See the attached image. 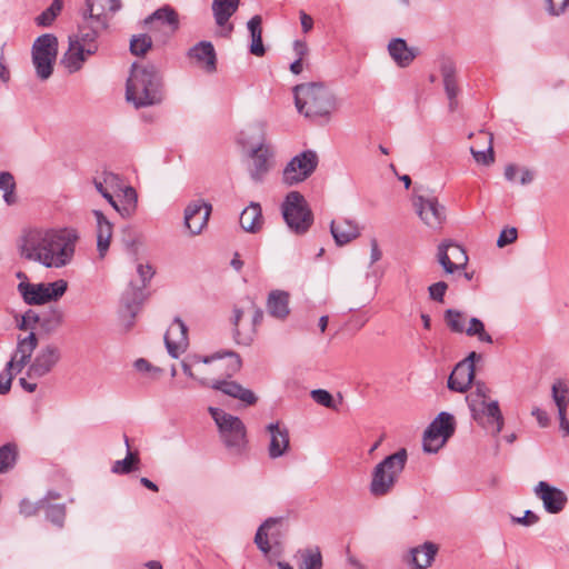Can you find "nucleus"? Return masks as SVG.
I'll use <instances>...</instances> for the list:
<instances>
[{
    "label": "nucleus",
    "mask_w": 569,
    "mask_h": 569,
    "mask_svg": "<svg viewBox=\"0 0 569 569\" xmlns=\"http://www.w3.org/2000/svg\"><path fill=\"white\" fill-rule=\"evenodd\" d=\"M438 552V546L427 541L410 550V565L412 569H426L430 567Z\"/></svg>",
    "instance_id": "34"
},
{
    "label": "nucleus",
    "mask_w": 569,
    "mask_h": 569,
    "mask_svg": "<svg viewBox=\"0 0 569 569\" xmlns=\"http://www.w3.org/2000/svg\"><path fill=\"white\" fill-rule=\"evenodd\" d=\"M188 57L206 72L212 73L217 70V56L214 48L209 41H200L188 51Z\"/></svg>",
    "instance_id": "29"
},
{
    "label": "nucleus",
    "mask_w": 569,
    "mask_h": 569,
    "mask_svg": "<svg viewBox=\"0 0 569 569\" xmlns=\"http://www.w3.org/2000/svg\"><path fill=\"white\" fill-rule=\"evenodd\" d=\"M18 448L14 443H6L0 447V473L12 469L17 462Z\"/></svg>",
    "instance_id": "46"
},
{
    "label": "nucleus",
    "mask_w": 569,
    "mask_h": 569,
    "mask_svg": "<svg viewBox=\"0 0 569 569\" xmlns=\"http://www.w3.org/2000/svg\"><path fill=\"white\" fill-rule=\"evenodd\" d=\"M42 508H44V500H41L38 505H34L29 500H22L20 502V513L26 517L34 515L39 509Z\"/></svg>",
    "instance_id": "57"
},
{
    "label": "nucleus",
    "mask_w": 569,
    "mask_h": 569,
    "mask_svg": "<svg viewBox=\"0 0 569 569\" xmlns=\"http://www.w3.org/2000/svg\"><path fill=\"white\" fill-rule=\"evenodd\" d=\"M293 93L298 111L307 118L329 117L337 109L335 93L321 82L298 84Z\"/></svg>",
    "instance_id": "4"
},
{
    "label": "nucleus",
    "mask_w": 569,
    "mask_h": 569,
    "mask_svg": "<svg viewBox=\"0 0 569 569\" xmlns=\"http://www.w3.org/2000/svg\"><path fill=\"white\" fill-rule=\"evenodd\" d=\"M241 228L251 233L258 232L263 224L261 206L258 202H250L240 214Z\"/></svg>",
    "instance_id": "39"
},
{
    "label": "nucleus",
    "mask_w": 569,
    "mask_h": 569,
    "mask_svg": "<svg viewBox=\"0 0 569 569\" xmlns=\"http://www.w3.org/2000/svg\"><path fill=\"white\" fill-rule=\"evenodd\" d=\"M270 440L268 455L271 459L283 457L290 449V436L286 426L280 422H271L266 427Z\"/></svg>",
    "instance_id": "22"
},
{
    "label": "nucleus",
    "mask_w": 569,
    "mask_h": 569,
    "mask_svg": "<svg viewBox=\"0 0 569 569\" xmlns=\"http://www.w3.org/2000/svg\"><path fill=\"white\" fill-rule=\"evenodd\" d=\"M14 373V369H8L7 363L4 370L0 373V395H6L10 391Z\"/></svg>",
    "instance_id": "55"
},
{
    "label": "nucleus",
    "mask_w": 569,
    "mask_h": 569,
    "mask_svg": "<svg viewBox=\"0 0 569 569\" xmlns=\"http://www.w3.org/2000/svg\"><path fill=\"white\" fill-rule=\"evenodd\" d=\"M455 432L452 415L440 412L423 433V450L436 453Z\"/></svg>",
    "instance_id": "15"
},
{
    "label": "nucleus",
    "mask_w": 569,
    "mask_h": 569,
    "mask_svg": "<svg viewBox=\"0 0 569 569\" xmlns=\"http://www.w3.org/2000/svg\"><path fill=\"white\" fill-rule=\"evenodd\" d=\"M62 9L61 0H53L49 8L36 18V23L40 27H49Z\"/></svg>",
    "instance_id": "47"
},
{
    "label": "nucleus",
    "mask_w": 569,
    "mask_h": 569,
    "mask_svg": "<svg viewBox=\"0 0 569 569\" xmlns=\"http://www.w3.org/2000/svg\"><path fill=\"white\" fill-rule=\"evenodd\" d=\"M240 0H213L212 1V12L216 20V23L226 29V36H229L233 26L228 23L229 19L233 16V13L238 10Z\"/></svg>",
    "instance_id": "31"
},
{
    "label": "nucleus",
    "mask_w": 569,
    "mask_h": 569,
    "mask_svg": "<svg viewBox=\"0 0 569 569\" xmlns=\"http://www.w3.org/2000/svg\"><path fill=\"white\" fill-rule=\"evenodd\" d=\"M437 260L446 273H455L465 270L468 256L463 247L452 241H443L438 246Z\"/></svg>",
    "instance_id": "18"
},
{
    "label": "nucleus",
    "mask_w": 569,
    "mask_h": 569,
    "mask_svg": "<svg viewBox=\"0 0 569 569\" xmlns=\"http://www.w3.org/2000/svg\"><path fill=\"white\" fill-rule=\"evenodd\" d=\"M283 538L281 518H268L258 528L254 543L263 556L271 562L283 553Z\"/></svg>",
    "instance_id": "10"
},
{
    "label": "nucleus",
    "mask_w": 569,
    "mask_h": 569,
    "mask_svg": "<svg viewBox=\"0 0 569 569\" xmlns=\"http://www.w3.org/2000/svg\"><path fill=\"white\" fill-rule=\"evenodd\" d=\"M47 519L52 523L61 527L66 518V507L62 503L49 505L44 501V508Z\"/></svg>",
    "instance_id": "48"
},
{
    "label": "nucleus",
    "mask_w": 569,
    "mask_h": 569,
    "mask_svg": "<svg viewBox=\"0 0 569 569\" xmlns=\"http://www.w3.org/2000/svg\"><path fill=\"white\" fill-rule=\"evenodd\" d=\"M445 320L449 329L457 333L466 332L469 337H477L480 342L492 343V338L485 330L483 322L478 318H471L469 326L466 327L467 318L465 313L448 309L445 312Z\"/></svg>",
    "instance_id": "16"
},
{
    "label": "nucleus",
    "mask_w": 569,
    "mask_h": 569,
    "mask_svg": "<svg viewBox=\"0 0 569 569\" xmlns=\"http://www.w3.org/2000/svg\"><path fill=\"white\" fill-rule=\"evenodd\" d=\"M4 192H3V200L4 202L8 204V206H11V204H14L17 202V196H16V181H14V178L12 177V181H11V186H4V188L2 189Z\"/></svg>",
    "instance_id": "61"
},
{
    "label": "nucleus",
    "mask_w": 569,
    "mask_h": 569,
    "mask_svg": "<svg viewBox=\"0 0 569 569\" xmlns=\"http://www.w3.org/2000/svg\"><path fill=\"white\" fill-rule=\"evenodd\" d=\"M134 368L143 373L150 375L152 378H158L162 373V369L152 366L148 360L140 358L134 361Z\"/></svg>",
    "instance_id": "53"
},
{
    "label": "nucleus",
    "mask_w": 569,
    "mask_h": 569,
    "mask_svg": "<svg viewBox=\"0 0 569 569\" xmlns=\"http://www.w3.org/2000/svg\"><path fill=\"white\" fill-rule=\"evenodd\" d=\"M126 99L137 109L159 104L162 101V77L156 66L132 64L127 79Z\"/></svg>",
    "instance_id": "3"
},
{
    "label": "nucleus",
    "mask_w": 569,
    "mask_h": 569,
    "mask_svg": "<svg viewBox=\"0 0 569 569\" xmlns=\"http://www.w3.org/2000/svg\"><path fill=\"white\" fill-rule=\"evenodd\" d=\"M290 296L283 290H272L267 298V312L272 318L283 321L290 313Z\"/></svg>",
    "instance_id": "32"
},
{
    "label": "nucleus",
    "mask_w": 569,
    "mask_h": 569,
    "mask_svg": "<svg viewBox=\"0 0 569 569\" xmlns=\"http://www.w3.org/2000/svg\"><path fill=\"white\" fill-rule=\"evenodd\" d=\"M318 162V154L313 150L295 156L282 171L283 183L291 187L307 180L317 169Z\"/></svg>",
    "instance_id": "14"
},
{
    "label": "nucleus",
    "mask_w": 569,
    "mask_h": 569,
    "mask_svg": "<svg viewBox=\"0 0 569 569\" xmlns=\"http://www.w3.org/2000/svg\"><path fill=\"white\" fill-rule=\"evenodd\" d=\"M199 383L203 387H210L232 398L239 399L248 406H252L257 402L256 395L250 389L243 388L236 381L214 380L210 383L207 379H199Z\"/></svg>",
    "instance_id": "25"
},
{
    "label": "nucleus",
    "mask_w": 569,
    "mask_h": 569,
    "mask_svg": "<svg viewBox=\"0 0 569 569\" xmlns=\"http://www.w3.org/2000/svg\"><path fill=\"white\" fill-rule=\"evenodd\" d=\"M64 320L63 311L59 308H52L46 316L40 317L39 326L47 332L56 331Z\"/></svg>",
    "instance_id": "45"
},
{
    "label": "nucleus",
    "mask_w": 569,
    "mask_h": 569,
    "mask_svg": "<svg viewBox=\"0 0 569 569\" xmlns=\"http://www.w3.org/2000/svg\"><path fill=\"white\" fill-rule=\"evenodd\" d=\"M31 53L37 77L40 80L49 79L58 56L57 37L52 33L41 34L34 40Z\"/></svg>",
    "instance_id": "11"
},
{
    "label": "nucleus",
    "mask_w": 569,
    "mask_h": 569,
    "mask_svg": "<svg viewBox=\"0 0 569 569\" xmlns=\"http://www.w3.org/2000/svg\"><path fill=\"white\" fill-rule=\"evenodd\" d=\"M96 190L110 202L113 196L122 189V179L113 172H103L101 177L93 179Z\"/></svg>",
    "instance_id": "36"
},
{
    "label": "nucleus",
    "mask_w": 569,
    "mask_h": 569,
    "mask_svg": "<svg viewBox=\"0 0 569 569\" xmlns=\"http://www.w3.org/2000/svg\"><path fill=\"white\" fill-rule=\"evenodd\" d=\"M547 10L552 16H558L565 11L569 4V0H546Z\"/></svg>",
    "instance_id": "59"
},
{
    "label": "nucleus",
    "mask_w": 569,
    "mask_h": 569,
    "mask_svg": "<svg viewBox=\"0 0 569 569\" xmlns=\"http://www.w3.org/2000/svg\"><path fill=\"white\" fill-rule=\"evenodd\" d=\"M152 46L151 38L147 34L134 36L130 41V51L134 56H143Z\"/></svg>",
    "instance_id": "49"
},
{
    "label": "nucleus",
    "mask_w": 569,
    "mask_h": 569,
    "mask_svg": "<svg viewBox=\"0 0 569 569\" xmlns=\"http://www.w3.org/2000/svg\"><path fill=\"white\" fill-rule=\"evenodd\" d=\"M79 238L73 228L34 226L22 230L18 250L24 260L48 269H61L72 262Z\"/></svg>",
    "instance_id": "1"
},
{
    "label": "nucleus",
    "mask_w": 569,
    "mask_h": 569,
    "mask_svg": "<svg viewBox=\"0 0 569 569\" xmlns=\"http://www.w3.org/2000/svg\"><path fill=\"white\" fill-rule=\"evenodd\" d=\"M531 415L537 419L538 425L542 428L547 427L549 425V417L546 411L541 410L540 408L536 407L532 409Z\"/></svg>",
    "instance_id": "64"
},
{
    "label": "nucleus",
    "mask_w": 569,
    "mask_h": 569,
    "mask_svg": "<svg viewBox=\"0 0 569 569\" xmlns=\"http://www.w3.org/2000/svg\"><path fill=\"white\" fill-rule=\"evenodd\" d=\"M517 229L516 228H506L503 229L497 240V246L499 248H503L507 244H510L517 240Z\"/></svg>",
    "instance_id": "56"
},
{
    "label": "nucleus",
    "mask_w": 569,
    "mask_h": 569,
    "mask_svg": "<svg viewBox=\"0 0 569 569\" xmlns=\"http://www.w3.org/2000/svg\"><path fill=\"white\" fill-rule=\"evenodd\" d=\"M139 460L136 455L128 452L127 457L122 460H117L112 466L114 473H129L133 469V465Z\"/></svg>",
    "instance_id": "51"
},
{
    "label": "nucleus",
    "mask_w": 569,
    "mask_h": 569,
    "mask_svg": "<svg viewBox=\"0 0 569 569\" xmlns=\"http://www.w3.org/2000/svg\"><path fill=\"white\" fill-rule=\"evenodd\" d=\"M281 211L288 228L296 234L306 233L312 226L313 214L305 197L298 191L287 194Z\"/></svg>",
    "instance_id": "8"
},
{
    "label": "nucleus",
    "mask_w": 569,
    "mask_h": 569,
    "mask_svg": "<svg viewBox=\"0 0 569 569\" xmlns=\"http://www.w3.org/2000/svg\"><path fill=\"white\" fill-rule=\"evenodd\" d=\"M87 8L82 17L92 20H100L109 26L110 13H114L121 8L120 0H86Z\"/></svg>",
    "instance_id": "26"
},
{
    "label": "nucleus",
    "mask_w": 569,
    "mask_h": 569,
    "mask_svg": "<svg viewBox=\"0 0 569 569\" xmlns=\"http://www.w3.org/2000/svg\"><path fill=\"white\" fill-rule=\"evenodd\" d=\"M479 138H481L486 143V150H477L475 146L470 147V152L477 163L489 166L495 161V153L492 148L493 137L488 132H480Z\"/></svg>",
    "instance_id": "43"
},
{
    "label": "nucleus",
    "mask_w": 569,
    "mask_h": 569,
    "mask_svg": "<svg viewBox=\"0 0 569 569\" xmlns=\"http://www.w3.org/2000/svg\"><path fill=\"white\" fill-rule=\"evenodd\" d=\"M226 356L229 357V367H228V375L231 376L232 373L237 372L241 367V359L239 355L234 352H227Z\"/></svg>",
    "instance_id": "62"
},
{
    "label": "nucleus",
    "mask_w": 569,
    "mask_h": 569,
    "mask_svg": "<svg viewBox=\"0 0 569 569\" xmlns=\"http://www.w3.org/2000/svg\"><path fill=\"white\" fill-rule=\"evenodd\" d=\"M251 163L249 173L254 182H261L271 167V158L273 152L271 148L261 142L250 151Z\"/></svg>",
    "instance_id": "23"
},
{
    "label": "nucleus",
    "mask_w": 569,
    "mask_h": 569,
    "mask_svg": "<svg viewBox=\"0 0 569 569\" xmlns=\"http://www.w3.org/2000/svg\"><path fill=\"white\" fill-rule=\"evenodd\" d=\"M100 20L81 18L78 29L69 36V47L61 63L69 73L81 70L88 59L99 50V38L108 29Z\"/></svg>",
    "instance_id": "2"
},
{
    "label": "nucleus",
    "mask_w": 569,
    "mask_h": 569,
    "mask_svg": "<svg viewBox=\"0 0 569 569\" xmlns=\"http://www.w3.org/2000/svg\"><path fill=\"white\" fill-rule=\"evenodd\" d=\"M311 398L318 403L329 409H336L332 396L323 389H316L311 391Z\"/></svg>",
    "instance_id": "52"
},
{
    "label": "nucleus",
    "mask_w": 569,
    "mask_h": 569,
    "mask_svg": "<svg viewBox=\"0 0 569 569\" xmlns=\"http://www.w3.org/2000/svg\"><path fill=\"white\" fill-rule=\"evenodd\" d=\"M552 399L558 408V416H562L569 403V387L562 381L558 380L552 385Z\"/></svg>",
    "instance_id": "44"
},
{
    "label": "nucleus",
    "mask_w": 569,
    "mask_h": 569,
    "mask_svg": "<svg viewBox=\"0 0 569 569\" xmlns=\"http://www.w3.org/2000/svg\"><path fill=\"white\" fill-rule=\"evenodd\" d=\"M67 289L68 282L64 279H58L53 282H20L18 284V290L23 300L31 306L58 301L66 293Z\"/></svg>",
    "instance_id": "12"
},
{
    "label": "nucleus",
    "mask_w": 569,
    "mask_h": 569,
    "mask_svg": "<svg viewBox=\"0 0 569 569\" xmlns=\"http://www.w3.org/2000/svg\"><path fill=\"white\" fill-rule=\"evenodd\" d=\"M536 496L542 501L543 508L549 513H559L567 503L566 493L550 486L546 481H540L535 488Z\"/></svg>",
    "instance_id": "24"
},
{
    "label": "nucleus",
    "mask_w": 569,
    "mask_h": 569,
    "mask_svg": "<svg viewBox=\"0 0 569 569\" xmlns=\"http://www.w3.org/2000/svg\"><path fill=\"white\" fill-rule=\"evenodd\" d=\"M298 569H322V553L318 546L301 548L293 555Z\"/></svg>",
    "instance_id": "38"
},
{
    "label": "nucleus",
    "mask_w": 569,
    "mask_h": 569,
    "mask_svg": "<svg viewBox=\"0 0 569 569\" xmlns=\"http://www.w3.org/2000/svg\"><path fill=\"white\" fill-rule=\"evenodd\" d=\"M330 232L338 246H345L360 234L358 224L349 219L332 221Z\"/></svg>",
    "instance_id": "35"
},
{
    "label": "nucleus",
    "mask_w": 569,
    "mask_h": 569,
    "mask_svg": "<svg viewBox=\"0 0 569 569\" xmlns=\"http://www.w3.org/2000/svg\"><path fill=\"white\" fill-rule=\"evenodd\" d=\"M144 24L148 26L150 30L166 24L170 27L171 31H176L179 27L178 14L171 7L164 6L147 17Z\"/></svg>",
    "instance_id": "37"
},
{
    "label": "nucleus",
    "mask_w": 569,
    "mask_h": 569,
    "mask_svg": "<svg viewBox=\"0 0 569 569\" xmlns=\"http://www.w3.org/2000/svg\"><path fill=\"white\" fill-rule=\"evenodd\" d=\"M39 321H40V316L36 311L29 309L17 321V328L19 330H23V331L30 330V332L31 331L34 332L33 330L36 329V325L39 323Z\"/></svg>",
    "instance_id": "50"
},
{
    "label": "nucleus",
    "mask_w": 569,
    "mask_h": 569,
    "mask_svg": "<svg viewBox=\"0 0 569 569\" xmlns=\"http://www.w3.org/2000/svg\"><path fill=\"white\" fill-rule=\"evenodd\" d=\"M164 343L168 353L172 358H179L187 350L189 346L188 328L180 318H174L168 328L164 335Z\"/></svg>",
    "instance_id": "20"
},
{
    "label": "nucleus",
    "mask_w": 569,
    "mask_h": 569,
    "mask_svg": "<svg viewBox=\"0 0 569 569\" xmlns=\"http://www.w3.org/2000/svg\"><path fill=\"white\" fill-rule=\"evenodd\" d=\"M38 346V338L34 332H30L27 337H18L17 347L11 359L8 361V369H14L19 373L30 363L31 356Z\"/></svg>",
    "instance_id": "21"
},
{
    "label": "nucleus",
    "mask_w": 569,
    "mask_h": 569,
    "mask_svg": "<svg viewBox=\"0 0 569 569\" xmlns=\"http://www.w3.org/2000/svg\"><path fill=\"white\" fill-rule=\"evenodd\" d=\"M475 390L467 396V402L472 418L479 422L493 426V435L501 432L503 427V417L496 400H489L490 389L485 382L476 381Z\"/></svg>",
    "instance_id": "6"
},
{
    "label": "nucleus",
    "mask_w": 569,
    "mask_h": 569,
    "mask_svg": "<svg viewBox=\"0 0 569 569\" xmlns=\"http://www.w3.org/2000/svg\"><path fill=\"white\" fill-rule=\"evenodd\" d=\"M263 311L252 300L246 308L234 307L232 316L233 337L237 343L249 346L253 341L256 327L261 323Z\"/></svg>",
    "instance_id": "9"
},
{
    "label": "nucleus",
    "mask_w": 569,
    "mask_h": 569,
    "mask_svg": "<svg viewBox=\"0 0 569 569\" xmlns=\"http://www.w3.org/2000/svg\"><path fill=\"white\" fill-rule=\"evenodd\" d=\"M475 378V365L460 361L448 379V388L456 392H466Z\"/></svg>",
    "instance_id": "30"
},
{
    "label": "nucleus",
    "mask_w": 569,
    "mask_h": 569,
    "mask_svg": "<svg viewBox=\"0 0 569 569\" xmlns=\"http://www.w3.org/2000/svg\"><path fill=\"white\" fill-rule=\"evenodd\" d=\"M447 289H448V284L445 281H438V282L429 286L428 291H429V296L432 300L442 302Z\"/></svg>",
    "instance_id": "54"
},
{
    "label": "nucleus",
    "mask_w": 569,
    "mask_h": 569,
    "mask_svg": "<svg viewBox=\"0 0 569 569\" xmlns=\"http://www.w3.org/2000/svg\"><path fill=\"white\" fill-rule=\"evenodd\" d=\"M412 206L421 222L433 231L441 230L446 222V207L437 197L431 194H417L412 199Z\"/></svg>",
    "instance_id": "13"
},
{
    "label": "nucleus",
    "mask_w": 569,
    "mask_h": 569,
    "mask_svg": "<svg viewBox=\"0 0 569 569\" xmlns=\"http://www.w3.org/2000/svg\"><path fill=\"white\" fill-rule=\"evenodd\" d=\"M137 272L142 281V289L147 286V282L153 277L154 270L150 264H138Z\"/></svg>",
    "instance_id": "60"
},
{
    "label": "nucleus",
    "mask_w": 569,
    "mask_h": 569,
    "mask_svg": "<svg viewBox=\"0 0 569 569\" xmlns=\"http://www.w3.org/2000/svg\"><path fill=\"white\" fill-rule=\"evenodd\" d=\"M445 92L449 100V110L456 111L458 108L459 86L456 77V67L450 59H443L440 66Z\"/></svg>",
    "instance_id": "27"
},
{
    "label": "nucleus",
    "mask_w": 569,
    "mask_h": 569,
    "mask_svg": "<svg viewBox=\"0 0 569 569\" xmlns=\"http://www.w3.org/2000/svg\"><path fill=\"white\" fill-rule=\"evenodd\" d=\"M262 18L260 16H253L247 23L248 30L251 37L250 53L256 57H262L266 53L264 46L262 43Z\"/></svg>",
    "instance_id": "41"
},
{
    "label": "nucleus",
    "mask_w": 569,
    "mask_h": 569,
    "mask_svg": "<svg viewBox=\"0 0 569 569\" xmlns=\"http://www.w3.org/2000/svg\"><path fill=\"white\" fill-rule=\"evenodd\" d=\"M92 214L96 219L97 251L99 258L103 259L111 243L113 224L100 210H93Z\"/></svg>",
    "instance_id": "28"
},
{
    "label": "nucleus",
    "mask_w": 569,
    "mask_h": 569,
    "mask_svg": "<svg viewBox=\"0 0 569 569\" xmlns=\"http://www.w3.org/2000/svg\"><path fill=\"white\" fill-rule=\"evenodd\" d=\"M208 411L219 429L224 446L231 452L240 455L247 445L243 422L220 408L209 407Z\"/></svg>",
    "instance_id": "7"
},
{
    "label": "nucleus",
    "mask_w": 569,
    "mask_h": 569,
    "mask_svg": "<svg viewBox=\"0 0 569 569\" xmlns=\"http://www.w3.org/2000/svg\"><path fill=\"white\" fill-rule=\"evenodd\" d=\"M142 300V288L130 284L121 297V306L123 311L133 318L139 312Z\"/></svg>",
    "instance_id": "42"
},
{
    "label": "nucleus",
    "mask_w": 569,
    "mask_h": 569,
    "mask_svg": "<svg viewBox=\"0 0 569 569\" xmlns=\"http://www.w3.org/2000/svg\"><path fill=\"white\" fill-rule=\"evenodd\" d=\"M407 459V450L400 449L375 466L369 485V491L373 497H385L393 490Z\"/></svg>",
    "instance_id": "5"
},
{
    "label": "nucleus",
    "mask_w": 569,
    "mask_h": 569,
    "mask_svg": "<svg viewBox=\"0 0 569 569\" xmlns=\"http://www.w3.org/2000/svg\"><path fill=\"white\" fill-rule=\"evenodd\" d=\"M212 206L204 200L190 202L184 209V226L192 236L201 233L211 214Z\"/></svg>",
    "instance_id": "19"
},
{
    "label": "nucleus",
    "mask_w": 569,
    "mask_h": 569,
    "mask_svg": "<svg viewBox=\"0 0 569 569\" xmlns=\"http://www.w3.org/2000/svg\"><path fill=\"white\" fill-rule=\"evenodd\" d=\"M346 560L348 565L353 567L355 569H368V567L365 563H362L353 553H351L349 547H347L346 549Z\"/></svg>",
    "instance_id": "63"
},
{
    "label": "nucleus",
    "mask_w": 569,
    "mask_h": 569,
    "mask_svg": "<svg viewBox=\"0 0 569 569\" xmlns=\"http://www.w3.org/2000/svg\"><path fill=\"white\" fill-rule=\"evenodd\" d=\"M117 196L120 197V199L117 200L113 197L109 203L121 217H131L137 209L138 196L136 190L130 186L123 184Z\"/></svg>",
    "instance_id": "33"
},
{
    "label": "nucleus",
    "mask_w": 569,
    "mask_h": 569,
    "mask_svg": "<svg viewBox=\"0 0 569 569\" xmlns=\"http://www.w3.org/2000/svg\"><path fill=\"white\" fill-rule=\"evenodd\" d=\"M61 360V351L53 343L42 346L27 369L29 379H41L48 376Z\"/></svg>",
    "instance_id": "17"
},
{
    "label": "nucleus",
    "mask_w": 569,
    "mask_h": 569,
    "mask_svg": "<svg viewBox=\"0 0 569 569\" xmlns=\"http://www.w3.org/2000/svg\"><path fill=\"white\" fill-rule=\"evenodd\" d=\"M513 523L530 527L539 521V517L531 510H527L522 517H512Z\"/></svg>",
    "instance_id": "58"
},
{
    "label": "nucleus",
    "mask_w": 569,
    "mask_h": 569,
    "mask_svg": "<svg viewBox=\"0 0 569 569\" xmlns=\"http://www.w3.org/2000/svg\"><path fill=\"white\" fill-rule=\"evenodd\" d=\"M388 51L395 62L402 68L409 66L416 57L413 49L409 48L401 38L391 40L388 44Z\"/></svg>",
    "instance_id": "40"
}]
</instances>
